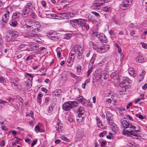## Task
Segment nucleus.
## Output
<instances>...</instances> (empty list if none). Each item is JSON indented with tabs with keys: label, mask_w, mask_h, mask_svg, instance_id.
<instances>
[{
	"label": "nucleus",
	"mask_w": 147,
	"mask_h": 147,
	"mask_svg": "<svg viewBox=\"0 0 147 147\" xmlns=\"http://www.w3.org/2000/svg\"><path fill=\"white\" fill-rule=\"evenodd\" d=\"M121 127L125 129L130 128L132 129L130 131L127 130H124L123 132V135H129L133 136L135 137V138L138 139L139 137H140V134L141 132L140 127L137 124L132 125L129 122L124 120H121Z\"/></svg>",
	"instance_id": "obj_1"
},
{
	"label": "nucleus",
	"mask_w": 147,
	"mask_h": 147,
	"mask_svg": "<svg viewBox=\"0 0 147 147\" xmlns=\"http://www.w3.org/2000/svg\"><path fill=\"white\" fill-rule=\"evenodd\" d=\"M24 26L27 31L33 33L39 32L42 29L40 23L35 20H27Z\"/></svg>",
	"instance_id": "obj_2"
},
{
	"label": "nucleus",
	"mask_w": 147,
	"mask_h": 147,
	"mask_svg": "<svg viewBox=\"0 0 147 147\" xmlns=\"http://www.w3.org/2000/svg\"><path fill=\"white\" fill-rule=\"evenodd\" d=\"M78 104V102L76 101H68L63 105L62 108L65 111H68L71 109L77 106Z\"/></svg>",
	"instance_id": "obj_3"
},
{
	"label": "nucleus",
	"mask_w": 147,
	"mask_h": 147,
	"mask_svg": "<svg viewBox=\"0 0 147 147\" xmlns=\"http://www.w3.org/2000/svg\"><path fill=\"white\" fill-rule=\"evenodd\" d=\"M86 19H79L71 20L70 21V24L74 27L83 26L85 23L87 22Z\"/></svg>",
	"instance_id": "obj_4"
},
{
	"label": "nucleus",
	"mask_w": 147,
	"mask_h": 147,
	"mask_svg": "<svg viewBox=\"0 0 147 147\" xmlns=\"http://www.w3.org/2000/svg\"><path fill=\"white\" fill-rule=\"evenodd\" d=\"M75 112H77L78 115V117L77 116V118L76 120L78 122L82 121L83 118L86 116V112L83 107H81L79 108H78Z\"/></svg>",
	"instance_id": "obj_5"
},
{
	"label": "nucleus",
	"mask_w": 147,
	"mask_h": 147,
	"mask_svg": "<svg viewBox=\"0 0 147 147\" xmlns=\"http://www.w3.org/2000/svg\"><path fill=\"white\" fill-rule=\"evenodd\" d=\"M72 49H74L75 50L76 53L74 55L76 54H77V58L79 60L81 59L82 58V53L81 52V51H83L82 47L79 45L76 46Z\"/></svg>",
	"instance_id": "obj_6"
},
{
	"label": "nucleus",
	"mask_w": 147,
	"mask_h": 147,
	"mask_svg": "<svg viewBox=\"0 0 147 147\" xmlns=\"http://www.w3.org/2000/svg\"><path fill=\"white\" fill-rule=\"evenodd\" d=\"M93 34L96 36L102 43H106L107 42V38L103 33H99L98 32H94Z\"/></svg>",
	"instance_id": "obj_7"
},
{
	"label": "nucleus",
	"mask_w": 147,
	"mask_h": 147,
	"mask_svg": "<svg viewBox=\"0 0 147 147\" xmlns=\"http://www.w3.org/2000/svg\"><path fill=\"white\" fill-rule=\"evenodd\" d=\"M75 50L74 49H72L69 54V57L68 59L67 63L71 66L72 65L74 61L75 57L74 54L75 53Z\"/></svg>",
	"instance_id": "obj_8"
},
{
	"label": "nucleus",
	"mask_w": 147,
	"mask_h": 147,
	"mask_svg": "<svg viewBox=\"0 0 147 147\" xmlns=\"http://www.w3.org/2000/svg\"><path fill=\"white\" fill-rule=\"evenodd\" d=\"M109 48V46L108 45H105L103 46L98 47L97 51L100 53H103L108 51Z\"/></svg>",
	"instance_id": "obj_9"
},
{
	"label": "nucleus",
	"mask_w": 147,
	"mask_h": 147,
	"mask_svg": "<svg viewBox=\"0 0 147 147\" xmlns=\"http://www.w3.org/2000/svg\"><path fill=\"white\" fill-rule=\"evenodd\" d=\"M106 117L108 124L110 125H113V115L109 111H107L106 113Z\"/></svg>",
	"instance_id": "obj_10"
},
{
	"label": "nucleus",
	"mask_w": 147,
	"mask_h": 147,
	"mask_svg": "<svg viewBox=\"0 0 147 147\" xmlns=\"http://www.w3.org/2000/svg\"><path fill=\"white\" fill-rule=\"evenodd\" d=\"M132 0H124L121 5V8L123 9H126L127 7H128L129 5L131 3Z\"/></svg>",
	"instance_id": "obj_11"
},
{
	"label": "nucleus",
	"mask_w": 147,
	"mask_h": 147,
	"mask_svg": "<svg viewBox=\"0 0 147 147\" xmlns=\"http://www.w3.org/2000/svg\"><path fill=\"white\" fill-rule=\"evenodd\" d=\"M130 87V86L129 85H125L122 88L121 90L119 92V94L120 95H123L125 94V93L127 91H129V89Z\"/></svg>",
	"instance_id": "obj_12"
},
{
	"label": "nucleus",
	"mask_w": 147,
	"mask_h": 147,
	"mask_svg": "<svg viewBox=\"0 0 147 147\" xmlns=\"http://www.w3.org/2000/svg\"><path fill=\"white\" fill-rule=\"evenodd\" d=\"M9 13L10 12L8 11H6L5 13L2 16V20L3 22L5 23H6L7 22H8L9 18Z\"/></svg>",
	"instance_id": "obj_13"
},
{
	"label": "nucleus",
	"mask_w": 147,
	"mask_h": 147,
	"mask_svg": "<svg viewBox=\"0 0 147 147\" xmlns=\"http://www.w3.org/2000/svg\"><path fill=\"white\" fill-rule=\"evenodd\" d=\"M77 100L80 102H81L84 106H86L87 105L86 100L82 96H80L77 98Z\"/></svg>",
	"instance_id": "obj_14"
},
{
	"label": "nucleus",
	"mask_w": 147,
	"mask_h": 147,
	"mask_svg": "<svg viewBox=\"0 0 147 147\" xmlns=\"http://www.w3.org/2000/svg\"><path fill=\"white\" fill-rule=\"evenodd\" d=\"M111 77L115 80V82H116L117 83L119 82V76L117 72L113 73L112 74Z\"/></svg>",
	"instance_id": "obj_15"
},
{
	"label": "nucleus",
	"mask_w": 147,
	"mask_h": 147,
	"mask_svg": "<svg viewBox=\"0 0 147 147\" xmlns=\"http://www.w3.org/2000/svg\"><path fill=\"white\" fill-rule=\"evenodd\" d=\"M147 59L144 58L142 56L139 55L138 56L136 59V60L137 62L142 63L146 61Z\"/></svg>",
	"instance_id": "obj_16"
},
{
	"label": "nucleus",
	"mask_w": 147,
	"mask_h": 147,
	"mask_svg": "<svg viewBox=\"0 0 147 147\" xmlns=\"http://www.w3.org/2000/svg\"><path fill=\"white\" fill-rule=\"evenodd\" d=\"M43 125L41 123L38 124L35 127V131L36 132H42V128L43 127Z\"/></svg>",
	"instance_id": "obj_17"
},
{
	"label": "nucleus",
	"mask_w": 147,
	"mask_h": 147,
	"mask_svg": "<svg viewBox=\"0 0 147 147\" xmlns=\"http://www.w3.org/2000/svg\"><path fill=\"white\" fill-rule=\"evenodd\" d=\"M9 34V35H10L13 40L17 38L19 34L18 32L15 31H12L10 32Z\"/></svg>",
	"instance_id": "obj_18"
},
{
	"label": "nucleus",
	"mask_w": 147,
	"mask_h": 147,
	"mask_svg": "<svg viewBox=\"0 0 147 147\" xmlns=\"http://www.w3.org/2000/svg\"><path fill=\"white\" fill-rule=\"evenodd\" d=\"M131 82V80L127 77L125 76L122 78V83L123 84H129Z\"/></svg>",
	"instance_id": "obj_19"
},
{
	"label": "nucleus",
	"mask_w": 147,
	"mask_h": 147,
	"mask_svg": "<svg viewBox=\"0 0 147 147\" xmlns=\"http://www.w3.org/2000/svg\"><path fill=\"white\" fill-rule=\"evenodd\" d=\"M113 92L110 90H107L105 93L104 96L105 97H109L111 98H113Z\"/></svg>",
	"instance_id": "obj_20"
},
{
	"label": "nucleus",
	"mask_w": 147,
	"mask_h": 147,
	"mask_svg": "<svg viewBox=\"0 0 147 147\" xmlns=\"http://www.w3.org/2000/svg\"><path fill=\"white\" fill-rule=\"evenodd\" d=\"M55 127L57 131H59V132H60L62 131L61 129L63 127V126L62 125V124L61 123L60 121H57Z\"/></svg>",
	"instance_id": "obj_21"
},
{
	"label": "nucleus",
	"mask_w": 147,
	"mask_h": 147,
	"mask_svg": "<svg viewBox=\"0 0 147 147\" xmlns=\"http://www.w3.org/2000/svg\"><path fill=\"white\" fill-rule=\"evenodd\" d=\"M96 57V54L95 53H94L93 55L92 56L89 62V65L93 66L94 62L95 60Z\"/></svg>",
	"instance_id": "obj_22"
},
{
	"label": "nucleus",
	"mask_w": 147,
	"mask_h": 147,
	"mask_svg": "<svg viewBox=\"0 0 147 147\" xmlns=\"http://www.w3.org/2000/svg\"><path fill=\"white\" fill-rule=\"evenodd\" d=\"M20 13L19 12H15L12 16V18L16 20H19L20 17Z\"/></svg>",
	"instance_id": "obj_23"
},
{
	"label": "nucleus",
	"mask_w": 147,
	"mask_h": 147,
	"mask_svg": "<svg viewBox=\"0 0 147 147\" xmlns=\"http://www.w3.org/2000/svg\"><path fill=\"white\" fill-rule=\"evenodd\" d=\"M47 34L51 39L53 40H54L56 37V36H55V34H54V33L53 32H48L47 33Z\"/></svg>",
	"instance_id": "obj_24"
},
{
	"label": "nucleus",
	"mask_w": 147,
	"mask_h": 147,
	"mask_svg": "<svg viewBox=\"0 0 147 147\" xmlns=\"http://www.w3.org/2000/svg\"><path fill=\"white\" fill-rule=\"evenodd\" d=\"M9 24L11 26L15 27L17 25V20L12 18V19L10 21Z\"/></svg>",
	"instance_id": "obj_25"
},
{
	"label": "nucleus",
	"mask_w": 147,
	"mask_h": 147,
	"mask_svg": "<svg viewBox=\"0 0 147 147\" xmlns=\"http://www.w3.org/2000/svg\"><path fill=\"white\" fill-rule=\"evenodd\" d=\"M61 90L60 89H56L52 93L53 95L55 96H58L60 95V94L61 93Z\"/></svg>",
	"instance_id": "obj_26"
},
{
	"label": "nucleus",
	"mask_w": 147,
	"mask_h": 147,
	"mask_svg": "<svg viewBox=\"0 0 147 147\" xmlns=\"http://www.w3.org/2000/svg\"><path fill=\"white\" fill-rule=\"evenodd\" d=\"M100 3H99L97 1H95L94 2L93 6L94 8L96 9H99L100 8Z\"/></svg>",
	"instance_id": "obj_27"
},
{
	"label": "nucleus",
	"mask_w": 147,
	"mask_h": 147,
	"mask_svg": "<svg viewBox=\"0 0 147 147\" xmlns=\"http://www.w3.org/2000/svg\"><path fill=\"white\" fill-rule=\"evenodd\" d=\"M25 55V53L24 51L22 50L20 51L18 53L16 58L18 59H20L23 56Z\"/></svg>",
	"instance_id": "obj_28"
},
{
	"label": "nucleus",
	"mask_w": 147,
	"mask_h": 147,
	"mask_svg": "<svg viewBox=\"0 0 147 147\" xmlns=\"http://www.w3.org/2000/svg\"><path fill=\"white\" fill-rule=\"evenodd\" d=\"M25 7L27 8H28V9L31 11L33 7L32 3V2H30L27 3Z\"/></svg>",
	"instance_id": "obj_29"
},
{
	"label": "nucleus",
	"mask_w": 147,
	"mask_h": 147,
	"mask_svg": "<svg viewBox=\"0 0 147 147\" xmlns=\"http://www.w3.org/2000/svg\"><path fill=\"white\" fill-rule=\"evenodd\" d=\"M102 9L103 11L107 12L110 13L111 11V8L110 7H109L106 6L103 7Z\"/></svg>",
	"instance_id": "obj_30"
},
{
	"label": "nucleus",
	"mask_w": 147,
	"mask_h": 147,
	"mask_svg": "<svg viewBox=\"0 0 147 147\" xmlns=\"http://www.w3.org/2000/svg\"><path fill=\"white\" fill-rule=\"evenodd\" d=\"M129 74L133 77L136 76V74L135 73L134 69L133 68H130L129 69Z\"/></svg>",
	"instance_id": "obj_31"
},
{
	"label": "nucleus",
	"mask_w": 147,
	"mask_h": 147,
	"mask_svg": "<svg viewBox=\"0 0 147 147\" xmlns=\"http://www.w3.org/2000/svg\"><path fill=\"white\" fill-rule=\"evenodd\" d=\"M89 44L94 50H97V49L98 47V45H96L92 41L89 42Z\"/></svg>",
	"instance_id": "obj_32"
},
{
	"label": "nucleus",
	"mask_w": 147,
	"mask_h": 147,
	"mask_svg": "<svg viewBox=\"0 0 147 147\" xmlns=\"http://www.w3.org/2000/svg\"><path fill=\"white\" fill-rule=\"evenodd\" d=\"M96 120L97 121V124L98 127H101L103 126V125L99 118L96 117Z\"/></svg>",
	"instance_id": "obj_33"
},
{
	"label": "nucleus",
	"mask_w": 147,
	"mask_h": 147,
	"mask_svg": "<svg viewBox=\"0 0 147 147\" xmlns=\"http://www.w3.org/2000/svg\"><path fill=\"white\" fill-rule=\"evenodd\" d=\"M69 75L73 78L74 79H75L77 80L78 79H82V77L81 76H77L76 75H75L73 73H72L71 72L69 74Z\"/></svg>",
	"instance_id": "obj_34"
},
{
	"label": "nucleus",
	"mask_w": 147,
	"mask_h": 147,
	"mask_svg": "<svg viewBox=\"0 0 147 147\" xmlns=\"http://www.w3.org/2000/svg\"><path fill=\"white\" fill-rule=\"evenodd\" d=\"M93 70V66L88 65V69L87 71V76L88 77Z\"/></svg>",
	"instance_id": "obj_35"
},
{
	"label": "nucleus",
	"mask_w": 147,
	"mask_h": 147,
	"mask_svg": "<svg viewBox=\"0 0 147 147\" xmlns=\"http://www.w3.org/2000/svg\"><path fill=\"white\" fill-rule=\"evenodd\" d=\"M99 3H100V5L102 6L105 3H107L110 1V0H98L97 1Z\"/></svg>",
	"instance_id": "obj_36"
},
{
	"label": "nucleus",
	"mask_w": 147,
	"mask_h": 147,
	"mask_svg": "<svg viewBox=\"0 0 147 147\" xmlns=\"http://www.w3.org/2000/svg\"><path fill=\"white\" fill-rule=\"evenodd\" d=\"M106 62V60L105 59H102L98 63V65L100 66H102L103 65H105Z\"/></svg>",
	"instance_id": "obj_37"
},
{
	"label": "nucleus",
	"mask_w": 147,
	"mask_h": 147,
	"mask_svg": "<svg viewBox=\"0 0 147 147\" xmlns=\"http://www.w3.org/2000/svg\"><path fill=\"white\" fill-rule=\"evenodd\" d=\"M72 36V34L70 33H67L64 35L63 38L66 39H69Z\"/></svg>",
	"instance_id": "obj_38"
},
{
	"label": "nucleus",
	"mask_w": 147,
	"mask_h": 147,
	"mask_svg": "<svg viewBox=\"0 0 147 147\" xmlns=\"http://www.w3.org/2000/svg\"><path fill=\"white\" fill-rule=\"evenodd\" d=\"M5 40L6 41L9 42L10 41L13 40V39L12 38V37L10 36V35H7L6 36L5 38Z\"/></svg>",
	"instance_id": "obj_39"
},
{
	"label": "nucleus",
	"mask_w": 147,
	"mask_h": 147,
	"mask_svg": "<svg viewBox=\"0 0 147 147\" xmlns=\"http://www.w3.org/2000/svg\"><path fill=\"white\" fill-rule=\"evenodd\" d=\"M38 45H33L31 46V51H34L37 50L38 48Z\"/></svg>",
	"instance_id": "obj_40"
},
{
	"label": "nucleus",
	"mask_w": 147,
	"mask_h": 147,
	"mask_svg": "<svg viewBox=\"0 0 147 147\" xmlns=\"http://www.w3.org/2000/svg\"><path fill=\"white\" fill-rule=\"evenodd\" d=\"M54 107V106L53 105H51L49 107L48 109V111L49 112H51L53 111Z\"/></svg>",
	"instance_id": "obj_41"
},
{
	"label": "nucleus",
	"mask_w": 147,
	"mask_h": 147,
	"mask_svg": "<svg viewBox=\"0 0 147 147\" xmlns=\"http://www.w3.org/2000/svg\"><path fill=\"white\" fill-rule=\"evenodd\" d=\"M109 34H110L111 37L112 38H115V36L114 34V31L112 30H111L109 31Z\"/></svg>",
	"instance_id": "obj_42"
},
{
	"label": "nucleus",
	"mask_w": 147,
	"mask_h": 147,
	"mask_svg": "<svg viewBox=\"0 0 147 147\" xmlns=\"http://www.w3.org/2000/svg\"><path fill=\"white\" fill-rule=\"evenodd\" d=\"M115 46L116 47V48L118 49V52L119 53H121V50L119 45L117 43H115Z\"/></svg>",
	"instance_id": "obj_43"
},
{
	"label": "nucleus",
	"mask_w": 147,
	"mask_h": 147,
	"mask_svg": "<svg viewBox=\"0 0 147 147\" xmlns=\"http://www.w3.org/2000/svg\"><path fill=\"white\" fill-rule=\"evenodd\" d=\"M107 132L106 131H104L101 132L99 134V136L101 137H103L106 135Z\"/></svg>",
	"instance_id": "obj_44"
},
{
	"label": "nucleus",
	"mask_w": 147,
	"mask_h": 147,
	"mask_svg": "<svg viewBox=\"0 0 147 147\" xmlns=\"http://www.w3.org/2000/svg\"><path fill=\"white\" fill-rule=\"evenodd\" d=\"M112 129L113 131H117L118 130V128L117 126L115 125H113L112 127Z\"/></svg>",
	"instance_id": "obj_45"
},
{
	"label": "nucleus",
	"mask_w": 147,
	"mask_h": 147,
	"mask_svg": "<svg viewBox=\"0 0 147 147\" xmlns=\"http://www.w3.org/2000/svg\"><path fill=\"white\" fill-rule=\"evenodd\" d=\"M22 11H23L24 12H25L27 13H29L30 12V10L28 9V8H27L26 7H25L23 9Z\"/></svg>",
	"instance_id": "obj_46"
},
{
	"label": "nucleus",
	"mask_w": 147,
	"mask_h": 147,
	"mask_svg": "<svg viewBox=\"0 0 147 147\" xmlns=\"http://www.w3.org/2000/svg\"><path fill=\"white\" fill-rule=\"evenodd\" d=\"M81 68L82 66L80 65L76 67L77 72L78 73L81 72Z\"/></svg>",
	"instance_id": "obj_47"
},
{
	"label": "nucleus",
	"mask_w": 147,
	"mask_h": 147,
	"mask_svg": "<svg viewBox=\"0 0 147 147\" xmlns=\"http://www.w3.org/2000/svg\"><path fill=\"white\" fill-rule=\"evenodd\" d=\"M28 13H27L24 12L23 11H22L21 13V15L22 17L24 18H26L28 16Z\"/></svg>",
	"instance_id": "obj_48"
},
{
	"label": "nucleus",
	"mask_w": 147,
	"mask_h": 147,
	"mask_svg": "<svg viewBox=\"0 0 147 147\" xmlns=\"http://www.w3.org/2000/svg\"><path fill=\"white\" fill-rule=\"evenodd\" d=\"M34 56V55H31L28 57L26 61H27L28 60H31Z\"/></svg>",
	"instance_id": "obj_49"
},
{
	"label": "nucleus",
	"mask_w": 147,
	"mask_h": 147,
	"mask_svg": "<svg viewBox=\"0 0 147 147\" xmlns=\"http://www.w3.org/2000/svg\"><path fill=\"white\" fill-rule=\"evenodd\" d=\"M82 63L81 64L83 66L84 65H86L87 63V60L84 58H83L82 59Z\"/></svg>",
	"instance_id": "obj_50"
},
{
	"label": "nucleus",
	"mask_w": 147,
	"mask_h": 147,
	"mask_svg": "<svg viewBox=\"0 0 147 147\" xmlns=\"http://www.w3.org/2000/svg\"><path fill=\"white\" fill-rule=\"evenodd\" d=\"M67 120L70 122H71L73 121V119L71 115H69L67 118Z\"/></svg>",
	"instance_id": "obj_51"
},
{
	"label": "nucleus",
	"mask_w": 147,
	"mask_h": 147,
	"mask_svg": "<svg viewBox=\"0 0 147 147\" xmlns=\"http://www.w3.org/2000/svg\"><path fill=\"white\" fill-rule=\"evenodd\" d=\"M5 142L4 140H3L0 142V146L1 147H4L5 146Z\"/></svg>",
	"instance_id": "obj_52"
},
{
	"label": "nucleus",
	"mask_w": 147,
	"mask_h": 147,
	"mask_svg": "<svg viewBox=\"0 0 147 147\" xmlns=\"http://www.w3.org/2000/svg\"><path fill=\"white\" fill-rule=\"evenodd\" d=\"M61 17V18H64V17H67V15L66 13H60L58 14Z\"/></svg>",
	"instance_id": "obj_53"
},
{
	"label": "nucleus",
	"mask_w": 147,
	"mask_h": 147,
	"mask_svg": "<svg viewBox=\"0 0 147 147\" xmlns=\"http://www.w3.org/2000/svg\"><path fill=\"white\" fill-rule=\"evenodd\" d=\"M84 26L87 30H88L89 29V26L88 24L87 23V22L85 23V24L84 25Z\"/></svg>",
	"instance_id": "obj_54"
},
{
	"label": "nucleus",
	"mask_w": 147,
	"mask_h": 147,
	"mask_svg": "<svg viewBox=\"0 0 147 147\" xmlns=\"http://www.w3.org/2000/svg\"><path fill=\"white\" fill-rule=\"evenodd\" d=\"M61 138L63 140H64L66 142H68L69 141V139L65 137L64 136H61Z\"/></svg>",
	"instance_id": "obj_55"
},
{
	"label": "nucleus",
	"mask_w": 147,
	"mask_h": 147,
	"mask_svg": "<svg viewBox=\"0 0 147 147\" xmlns=\"http://www.w3.org/2000/svg\"><path fill=\"white\" fill-rule=\"evenodd\" d=\"M11 83V86L13 88H15L16 87H17V86H18V84L16 83H15L14 82Z\"/></svg>",
	"instance_id": "obj_56"
},
{
	"label": "nucleus",
	"mask_w": 147,
	"mask_h": 147,
	"mask_svg": "<svg viewBox=\"0 0 147 147\" xmlns=\"http://www.w3.org/2000/svg\"><path fill=\"white\" fill-rule=\"evenodd\" d=\"M135 116L136 117H138V118L140 119H144V117L143 116L141 115L140 114H136L135 115Z\"/></svg>",
	"instance_id": "obj_57"
},
{
	"label": "nucleus",
	"mask_w": 147,
	"mask_h": 147,
	"mask_svg": "<svg viewBox=\"0 0 147 147\" xmlns=\"http://www.w3.org/2000/svg\"><path fill=\"white\" fill-rule=\"evenodd\" d=\"M110 62H108L105 64V69H108V67H109Z\"/></svg>",
	"instance_id": "obj_58"
},
{
	"label": "nucleus",
	"mask_w": 147,
	"mask_h": 147,
	"mask_svg": "<svg viewBox=\"0 0 147 147\" xmlns=\"http://www.w3.org/2000/svg\"><path fill=\"white\" fill-rule=\"evenodd\" d=\"M101 73H102V74L100 75V79H102L103 78L104 79H106V78H105L106 75H105L104 74L102 73V72H101Z\"/></svg>",
	"instance_id": "obj_59"
},
{
	"label": "nucleus",
	"mask_w": 147,
	"mask_h": 147,
	"mask_svg": "<svg viewBox=\"0 0 147 147\" xmlns=\"http://www.w3.org/2000/svg\"><path fill=\"white\" fill-rule=\"evenodd\" d=\"M34 114V113L32 111H30V113L28 115L31 117L32 119H34V118L33 117V116Z\"/></svg>",
	"instance_id": "obj_60"
},
{
	"label": "nucleus",
	"mask_w": 147,
	"mask_h": 147,
	"mask_svg": "<svg viewBox=\"0 0 147 147\" xmlns=\"http://www.w3.org/2000/svg\"><path fill=\"white\" fill-rule=\"evenodd\" d=\"M5 119L1 117L0 118V125H2L3 124Z\"/></svg>",
	"instance_id": "obj_61"
},
{
	"label": "nucleus",
	"mask_w": 147,
	"mask_h": 147,
	"mask_svg": "<svg viewBox=\"0 0 147 147\" xmlns=\"http://www.w3.org/2000/svg\"><path fill=\"white\" fill-rule=\"evenodd\" d=\"M141 44L142 45L143 48L144 49L147 48V45L146 43L141 42Z\"/></svg>",
	"instance_id": "obj_62"
},
{
	"label": "nucleus",
	"mask_w": 147,
	"mask_h": 147,
	"mask_svg": "<svg viewBox=\"0 0 147 147\" xmlns=\"http://www.w3.org/2000/svg\"><path fill=\"white\" fill-rule=\"evenodd\" d=\"M25 45L24 44L20 45L18 48L19 49L21 50L24 48L25 47Z\"/></svg>",
	"instance_id": "obj_63"
},
{
	"label": "nucleus",
	"mask_w": 147,
	"mask_h": 147,
	"mask_svg": "<svg viewBox=\"0 0 147 147\" xmlns=\"http://www.w3.org/2000/svg\"><path fill=\"white\" fill-rule=\"evenodd\" d=\"M6 100L9 102H13L14 100V99L10 97L7 98Z\"/></svg>",
	"instance_id": "obj_64"
}]
</instances>
